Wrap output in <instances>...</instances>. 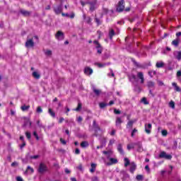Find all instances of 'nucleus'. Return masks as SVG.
Instances as JSON below:
<instances>
[{
	"label": "nucleus",
	"mask_w": 181,
	"mask_h": 181,
	"mask_svg": "<svg viewBox=\"0 0 181 181\" xmlns=\"http://www.w3.org/2000/svg\"><path fill=\"white\" fill-rule=\"evenodd\" d=\"M157 159H166L167 160H170L172 159V155L168 154L165 151H161Z\"/></svg>",
	"instance_id": "f257e3e1"
},
{
	"label": "nucleus",
	"mask_w": 181,
	"mask_h": 181,
	"mask_svg": "<svg viewBox=\"0 0 181 181\" xmlns=\"http://www.w3.org/2000/svg\"><path fill=\"white\" fill-rule=\"evenodd\" d=\"M93 127L95 131V136H98V132H103V129H101V127H100V125L97 124V121L95 120H93Z\"/></svg>",
	"instance_id": "f03ea898"
},
{
	"label": "nucleus",
	"mask_w": 181,
	"mask_h": 181,
	"mask_svg": "<svg viewBox=\"0 0 181 181\" xmlns=\"http://www.w3.org/2000/svg\"><path fill=\"white\" fill-rule=\"evenodd\" d=\"M86 4L90 5L89 11L90 12H94L97 9V0H93V1H88Z\"/></svg>",
	"instance_id": "7ed1b4c3"
},
{
	"label": "nucleus",
	"mask_w": 181,
	"mask_h": 181,
	"mask_svg": "<svg viewBox=\"0 0 181 181\" xmlns=\"http://www.w3.org/2000/svg\"><path fill=\"white\" fill-rule=\"evenodd\" d=\"M125 9V6L124 5V0H120L116 8L117 12H122Z\"/></svg>",
	"instance_id": "20e7f679"
},
{
	"label": "nucleus",
	"mask_w": 181,
	"mask_h": 181,
	"mask_svg": "<svg viewBox=\"0 0 181 181\" xmlns=\"http://www.w3.org/2000/svg\"><path fill=\"white\" fill-rule=\"evenodd\" d=\"M93 44L95 45V49H97L98 54H101L103 53V47L101 46V44L98 42V41L95 40L93 41Z\"/></svg>",
	"instance_id": "39448f33"
},
{
	"label": "nucleus",
	"mask_w": 181,
	"mask_h": 181,
	"mask_svg": "<svg viewBox=\"0 0 181 181\" xmlns=\"http://www.w3.org/2000/svg\"><path fill=\"white\" fill-rule=\"evenodd\" d=\"M45 172H47V165H45L43 163H40L38 168V173H45Z\"/></svg>",
	"instance_id": "423d86ee"
},
{
	"label": "nucleus",
	"mask_w": 181,
	"mask_h": 181,
	"mask_svg": "<svg viewBox=\"0 0 181 181\" xmlns=\"http://www.w3.org/2000/svg\"><path fill=\"white\" fill-rule=\"evenodd\" d=\"M25 46L28 49H29L30 47H35V42H33V39L31 38V39L27 40V41L25 42Z\"/></svg>",
	"instance_id": "0eeeda50"
},
{
	"label": "nucleus",
	"mask_w": 181,
	"mask_h": 181,
	"mask_svg": "<svg viewBox=\"0 0 181 181\" xmlns=\"http://www.w3.org/2000/svg\"><path fill=\"white\" fill-rule=\"evenodd\" d=\"M54 12H55L56 15H60L63 12V4H59L57 7H54Z\"/></svg>",
	"instance_id": "6e6552de"
},
{
	"label": "nucleus",
	"mask_w": 181,
	"mask_h": 181,
	"mask_svg": "<svg viewBox=\"0 0 181 181\" xmlns=\"http://www.w3.org/2000/svg\"><path fill=\"white\" fill-rule=\"evenodd\" d=\"M55 37L57 40H64V33L62 31H58L55 35Z\"/></svg>",
	"instance_id": "1a4fd4ad"
},
{
	"label": "nucleus",
	"mask_w": 181,
	"mask_h": 181,
	"mask_svg": "<svg viewBox=\"0 0 181 181\" xmlns=\"http://www.w3.org/2000/svg\"><path fill=\"white\" fill-rule=\"evenodd\" d=\"M83 73L86 76H91V74H93V69H91L90 66H86L84 68Z\"/></svg>",
	"instance_id": "9d476101"
},
{
	"label": "nucleus",
	"mask_w": 181,
	"mask_h": 181,
	"mask_svg": "<svg viewBox=\"0 0 181 181\" xmlns=\"http://www.w3.org/2000/svg\"><path fill=\"white\" fill-rule=\"evenodd\" d=\"M103 18V13L100 14V18H98L96 15L95 16V23L97 24L98 26H100V25H102Z\"/></svg>",
	"instance_id": "9b49d317"
},
{
	"label": "nucleus",
	"mask_w": 181,
	"mask_h": 181,
	"mask_svg": "<svg viewBox=\"0 0 181 181\" xmlns=\"http://www.w3.org/2000/svg\"><path fill=\"white\" fill-rule=\"evenodd\" d=\"M131 60L136 67H138L139 69H146L145 65L141 64L139 62H136L135 59L132 58Z\"/></svg>",
	"instance_id": "f8f14e48"
},
{
	"label": "nucleus",
	"mask_w": 181,
	"mask_h": 181,
	"mask_svg": "<svg viewBox=\"0 0 181 181\" xmlns=\"http://www.w3.org/2000/svg\"><path fill=\"white\" fill-rule=\"evenodd\" d=\"M92 90L96 97H100L101 95V90L97 89L95 86H92Z\"/></svg>",
	"instance_id": "ddd939ff"
},
{
	"label": "nucleus",
	"mask_w": 181,
	"mask_h": 181,
	"mask_svg": "<svg viewBox=\"0 0 181 181\" xmlns=\"http://www.w3.org/2000/svg\"><path fill=\"white\" fill-rule=\"evenodd\" d=\"M145 132L147 133V134H151V131H152V124L151 123H148V124H145Z\"/></svg>",
	"instance_id": "4468645a"
},
{
	"label": "nucleus",
	"mask_w": 181,
	"mask_h": 181,
	"mask_svg": "<svg viewBox=\"0 0 181 181\" xmlns=\"http://www.w3.org/2000/svg\"><path fill=\"white\" fill-rule=\"evenodd\" d=\"M134 145L137 146V152H143L144 151V148L142 147V142L138 141L136 143H134Z\"/></svg>",
	"instance_id": "2eb2a0df"
},
{
	"label": "nucleus",
	"mask_w": 181,
	"mask_h": 181,
	"mask_svg": "<svg viewBox=\"0 0 181 181\" xmlns=\"http://www.w3.org/2000/svg\"><path fill=\"white\" fill-rule=\"evenodd\" d=\"M129 78L131 82H132L133 84H135V83H138V79L136 78V75L132 74L130 76H129Z\"/></svg>",
	"instance_id": "dca6fc26"
},
{
	"label": "nucleus",
	"mask_w": 181,
	"mask_h": 181,
	"mask_svg": "<svg viewBox=\"0 0 181 181\" xmlns=\"http://www.w3.org/2000/svg\"><path fill=\"white\" fill-rule=\"evenodd\" d=\"M20 13H21V15H23V16H25V17H28V16H30V15H32L31 11H28L23 9L20 10Z\"/></svg>",
	"instance_id": "f3484780"
},
{
	"label": "nucleus",
	"mask_w": 181,
	"mask_h": 181,
	"mask_svg": "<svg viewBox=\"0 0 181 181\" xmlns=\"http://www.w3.org/2000/svg\"><path fill=\"white\" fill-rule=\"evenodd\" d=\"M137 77L139 78L141 84H144L145 83V78L144 77V73L143 72H138L137 73Z\"/></svg>",
	"instance_id": "a211bd4d"
},
{
	"label": "nucleus",
	"mask_w": 181,
	"mask_h": 181,
	"mask_svg": "<svg viewBox=\"0 0 181 181\" xmlns=\"http://www.w3.org/2000/svg\"><path fill=\"white\" fill-rule=\"evenodd\" d=\"M110 162L107 163L108 166H111V165H116L118 163V160L117 158H109Z\"/></svg>",
	"instance_id": "6ab92c4d"
},
{
	"label": "nucleus",
	"mask_w": 181,
	"mask_h": 181,
	"mask_svg": "<svg viewBox=\"0 0 181 181\" xmlns=\"http://www.w3.org/2000/svg\"><path fill=\"white\" fill-rule=\"evenodd\" d=\"M62 16L66 18H70L71 19H74V16H76V14L74 12L71 13V14L66 13H62Z\"/></svg>",
	"instance_id": "aec40b11"
},
{
	"label": "nucleus",
	"mask_w": 181,
	"mask_h": 181,
	"mask_svg": "<svg viewBox=\"0 0 181 181\" xmlns=\"http://www.w3.org/2000/svg\"><path fill=\"white\" fill-rule=\"evenodd\" d=\"M130 173H134V172H135V170H136V164L134 162H132L130 163Z\"/></svg>",
	"instance_id": "412c9836"
},
{
	"label": "nucleus",
	"mask_w": 181,
	"mask_h": 181,
	"mask_svg": "<svg viewBox=\"0 0 181 181\" xmlns=\"http://www.w3.org/2000/svg\"><path fill=\"white\" fill-rule=\"evenodd\" d=\"M43 52L47 57H52V54H53V52L50 49H43Z\"/></svg>",
	"instance_id": "4be33fe9"
},
{
	"label": "nucleus",
	"mask_w": 181,
	"mask_h": 181,
	"mask_svg": "<svg viewBox=\"0 0 181 181\" xmlns=\"http://www.w3.org/2000/svg\"><path fill=\"white\" fill-rule=\"evenodd\" d=\"M90 144L87 141H83L81 143V147H82L83 149H86V148H88Z\"/></svg>",
	"instance_id": "5701e85b"
},
{
	"label": "nucleus",
	"mask_w": 181,
	"mask_h": 181,
	"mask_svg": "<svg viewBox=\"0 0 181 181\" xmlns=\"http://www.w3.org/2000/svg\"><path fill=\"white\" fill-rule=\"evenodd\" d=\"M165 66V63H163V62L160 61V62H157L156 64V67H157V69H162V67Z\"/></svg>",
	"instance_id": "b1692460"
},
{
	"label": "nucleus",
	"mask_w": 181,
	"mask_h": 181,
	"mask_svg": "<svg viewBox=\"0 0 181 181\" xmlns=\"http://www.w3.org/2000/svg\"><path fill=\"white\" fill-rule=\"evenodd\" d=\"M172 86H173V87H174V90H175V91H177V92H178V93H180L181 89H180V87H179V86H177V83H176L175 82H173V83H172Z\"/></svg>",
	"instance_id": "393cba45"
},
{
	"label": "nucleus",
	"mask_w": 181,
	"mask_h": 181,
	"mask_svg": "<svg viewBox=\"0 0 181 181\" xmlns=\"http://www.w3.org/2000/svg\"><path fill=\"white\" fill-rule=\"evenodd\" d=\"M180 42V40L179 39V37H177L175 40H174L172 42V45H173V46H175V47H177V46H179Z\"/></svg>",
	"instance_id": "a878e982"
},
{
	"label": "nucleus",
	"mask_w": 181,
	"mask_h": 181,
	"mask_svg": "<svg viewBox=\"0 0 181 181\" xmlns=\"http://www.w3.org/2000/svg\"><path fill=\"white\" fill-rule=\"evenodd\" d=\"M100 145L105 146L107 145V139H105V137H101L100 139Z\"/></svg>",
	"instance_id": "bb28decb"
},
{
	"label": "nucleus",
	"mask_w": 181,
	"mask_h": 181,
	"mask_svg": "<svg viewBox=\"0 0 181 181\" xmlns=\"http://www.w3.org/2000/svg\"><path fill=\"white\" fill-rule=\"evenodd\" d=\"M90 173H94V172H95V168H97V164L92 163H90Z\"/></svg>",
	"instance_id": "cd10ccee"
},
{
	"label": "nucleus",
	"mask_w": 181,
	"mask_h": 181,
	"mask_svg": "<svg viewBox=\"0 0 181 181\" xmlns=\"http://www.w3.org/2000/svg\"><path fill=\"white\" fill-rule=\"evenodd\" d=\"M28 125H30V127H32V122H30V120H29V119H25L24 120L23 127L25 128V127H28Z\"/></svg>",
	"instance_id": "c85d7f7f"
},
{
	"label": "nucleus",
	"mask_w": 181,
	"mask_h": 181,
	"mask_svg": "<svg viewBox=\"0 0 181 181\" xmlns=\"http://www.w3.org/2000/svg\"><path fill=\"white\" fill-rule=\"evenodd\" d=\"M147 87L148 88H155V82H153L152 81H148L147 82Z\"/></svg>",
	"instance_id": "c756f323"
},
{
	"label": "nucleus",
	"mask_w": 181,
	"mask_h": 181,
	"mask_svg": "<svg viewBox=\"0 0 181 181\" xmlns=\"http://www.w3.org/2000/svg\"><path fill=\"white\" fill-rule=\"evenodd\" d=\"M122 122V119H121V117L116 118V122H115L116 127H119V128H121Z\"/></svg>",
	"instance_id": "7c9ffc66"
},
{
	"label": "nucleus",
	"mask_w": 181,
	"mask_h": 181,
	"mask_svg": "<svg viewBox=\"0 0 181 181\" xmlns=\"http://www.w3.org/2000/svg\"><path fill=\"white\" fill-rule=\"evenodd\" d=\"M114 36H115V31L112 29H110L109 31V37L110 40H112V37H114Z\"/></svg>",
	"instance_id": "2f4dec72"
},
{
	"label": "nucleus",
	"mask_w": 181,
	"mask_h": 181,
	"mask_svg": "<svg viewBox=\"0 0 181 181\" xmlns=\"http://www.w3.org/2000/svg\"><path fill=\"white\" fill-rule=\"evenodd\" d=\"M134 122H135V121H133V120H130L127 122V129H129V128H132V127H134Z\"/></svg>",
	"instance_id": "473e14b6"
},
{
	"label": "nucleus",
	"mask_w": 181,
	"mask_h": 181,
	"mask_svg": "<svg viewBox=\"0 0 181 181\" xmlns=\"http://www.w3.org/2000/svg\"><path fill=\"white\" fill-rule=\"evenodd\" d=\"M33 77L37 80H39V78H40V74L37 73V71H34L33 72Z\"/></svg>",
	"instance_id": "72a5a7b5"
},
{
	"label": "nucleus",
	"mask_w": 181,
	"mask_h": 181,
	"mask_svg": "<svg viewBox=\"0 0 181 181\" xmlns=\"http://www.w3.org/2000/svg\"><path fill=\"white\" fill-rule=\"evenodd\" d=\"M117 151L121 153V155H124V149H122V145L118 144L117 146Z\"/></svg>",
	"instance_id": "f704fd0d"
},
{
	"label": "nucleus",
	"mask_w": 181,
	"mask_h": 181,
	"mask_svg": "<svg viewBox=\"0 0 181 181\" xmlns=\"http://www.w3.org/2000/svg\"><path fill=\"white\" fill-rule=\"evenodd\" d=\"M48 113L49 114V115H51V117H52V118H56V113L53 112L51 108H49Z\"/></svg>",
	"instance_id": "c9c22d12"
},
{
	"label": "nucleus",
	"mask_w": 181,
	"mask_h": 181,
	"mask_svg": "<svg viewBox=\"0 0 181 181\" xmlns=\"http://www.w3.org/2000/svg\"><path fill=\"white\" fill-rule=\"evenodd\" d=\"M95 66H98V67H99L100 69H103V67H105V64L95 62Z\"/></svg>",
	"instance_id": "e433bc0d"
},
{
	"label": "nucleus",
	"mask_w": 181,
	"mask_h": 181,
	"mask_svg": "<svg viewBox=\"0 0 181 181\" xmlns=\"http://www.w3.org/2000/svg\"><path fill=\"white\" fill-rule=\"evenodd\" d=\"M135 143L134 144H128L127 145V149L128 151H131V149H134L135 148Z\"/></svg>",
	"instance_id": "4c0bfd02"
},
{
	"label": "nucleus",
	"mask_w": 181,
	"mask_h": 181,
	"mask_svg": "<svg viewBox=\"0 0 181 181\" xmlns=\"http://www.w3.org/2000/svg\"><path fill=\"white\" fill-rule=\"evenodd\" d=\"M29 108H30V106L29 105H23L21 106V110L22 111H28V110H29Z\"/></svg>",
	"instance_id": "58836bf2"
},
{
	"label": "nucleus",
	"mask_w": 181,
	"mask_h": 181,
	"mask_svg": "<svg viewBox=\"0 0 181 181\" xmlns=\"http://www.w3.org/2000/svg\"><path fill=\"white\" fill-rule=\"evenodd\" d=\"M107 105H108V104L105 103H99V107L101 109L105 108V107H107Z\"/></svg>",
	"instance_id": "ea45409f"
},
{
	"label": "nucleus",
	"mask_w": 181,
	"mask_h": 181,
	"mask_svg": "<svg viewBox=\"0 0 181 181\" xmlns=\"http://www.w3.org/2000/svg\"><path fill=\"white\" fill-rule=\"evenodd\" d=\"M124 166L127 168L131 163L129 162V159L128 158H124Z\"/></svg>",
	"instance_id": "a19ab883"
},
{
	"label": "nucleus",
	"mask_w": 181,
	"mask_h": 181,
	"mask_svg": "<svg viewBox=\"0 0 181 181\" xmlns=\"http://www.w3.org/2000/svg\"><path fill=\"white\" fill-rule=\"evenodd\" d=\"M155 74H156V71H148V76L152 78V77H153V76H155Z\"/></svg>",
	"instance_id": "79ce46f5"
},
{
	"label": "nucleus",
	"mask_w": 181,
	"mask_h": 181,
	"mask_svg": "<svg viewBox=\"0 0 181 181\" xmlns=\"http://www.w3.org/2000/svg\"><path fill=\"white\" fill-rule=\"evenodd\" d=\"M36 112H37V114H42V112H43V110L42 109V107L38 106V107H37Z\"/></svg>",
	"instance_id": "37998d69"
},
{
	"label": "nucleus",
	"mask_w": 181,
	"mask_h": 181,
	"mask_svg": "<svg viewBox=\"0 0 181 181\" xmlns=\"http://www.w3.org/2000/svg\"><path fill=\"white\" fill-rule=\"evenodd\" d=\"M81 103H78L77 107L76 109H74V111H80V110H81Z\"/></svg>",
	"instance_id": "c03bdc74"
},
{
	"label": "nucleus",
	"mask_w": 181,
	"mask_h": 181,
	"mask_svg": "<svg viewBox=\"0 0 181 181\" xmlns=\"http://www.w3.org/2000/svg\"><path fill=\"white\" fill-rule=\"evenodd\" d=\"M33 136H35V138L37 141H39V139H40V137H39L37 132H33Z\"/></svg>",
	"instance_id": "a18cd8bd"
},
{
	"label": "nucleus",
	"mask_w": 181,
	"mask_h": 181,
	"mask_svg": "<svg viewBox=\"0 0 181 181\" xmlns=\"http://www.w3.org/2000/svg\"><path fill=\"white\" fill-rule=\"evenodd\" d=\"M25 136L27 139L30 140V138H32V134H30V132H25Z\"/></svg>",
	"instance_id": "49530a36"
},
{
	"label": "nucleus",
	"mask_w": 181,
	"mask_h": 181,
	"mask_svg": "<svg viewBox=\"0 0 181 181\" xmlns=\"http://www.w3.org/2000/svg\"><path fill=\"white\" fill-rule=\"evenodd\" d=\"M177 141H173V149H177Z\"/></svg>",
	"instance_id": "de8ad7c7"
},
{
	"label": "nucleus",
	"mask_w": 181,
	"mask_h": 181,
	"mask_svg": "<svg viewBox=\"0 0 181 181\" xmlns=\"http://www.w3.org/2000/svg\"><path fill=\"white\" fill-rule=\"evenodd\" d=\"M176 59H178L179 61L181 60V51H178L177 52Z\"/></svg>",
	"instance_id": "09e8293b"
},
{
	"label": "nucleus",
	"mask_w": 181,
	"mask_h": 181,
	"mask_svg": "<svg viewBox=\"0 0 181 181\" xmlns=\"http://www.w3.org/2000/svg\"><path fill=\"white\" fill-rule=\"evenodd\" d=\"M141 103H144L145 105H148V104H149V102H148V100H146V98H143L141 99Z\"/></svg>",
	"instance_id": "8fccbe9b"
},
{
	"label": "nucleus",
	"mask_w": 181,
	"mask_h": 181,
	"mask_svg": "<svg viewBox=\"0 0 181 181\" xmlns=\"http://www.w3.org/2000/svg\"><path fill=\"white\" fill-rule=\"evenodd\" d=\"M37 125L39 127V128H45V126L40 123V120H37Z\"/></svg>",
	"instance_id": "3c124183"
},
{
	"label": "nucleus",
	"mask_w": 181,
	"mask_h": 181,
	"mask_svg": "<svg viewBox=\"0 0 181 181\" xmlns=\"http://www.w3.org/2000/svg\"><path fill=\"white\" fill-rule=\"evenodd\" d=\"M86 23H88V24H90V23H91V21H93V19H91L90 18V17H87L86 18Z\"/></svg>",
	"instance_id": "603ef678"
},
{
	"label": "nucleus",
	"mask_w": 181,
	"mask_h": 181,
	"mask_svg": "<svg viewBox=\"0 0 181 181\" xmlns=\"http://www.w3.org/2000/svg\"><path fill=\"white\" fill-rule=\"evenodd\" d=\"M169 105H170V107H171V108H175V102H173V101H170V103H169Z\"/></svg>",
	"instance_id": "864d4df0"
},
{
	"label": "nucleus",
	"mask_w": 181,
	"mask_h": 181,
	"mask_svg": "<svg viewBox=\"0 0 181 181\" xmlns=\"http://www.w3.org/2000/svg\"><path fill=\"white\" fill-rule=\"evenodd\" d=\"M161 134H162L163 136H166V135H168V131L165 130V129L162 130Z\"/></svg>",
	"instance_id": "5fc2aeb1"
},
{
	"label": "nucleus",
	"mask_w": 181,
	"mask_h": 181,
	"mask_svg": "<svg viewBox=\"0 0 181 181\" xmlns=\"http://www.w3.org/2000/svg\"><path fill=\"white\" fill-rule=\"evenodd\" d=\"M136 180H142V179H144V176L141 175H138L136 177Z\"/></svg>",
	"instance_id": "6e6d98bb"
},
{
	"label": "nucleus",
	"mask_w": 181,
	"mask_h": 181,
	"mask_svg": "<svg viewBox=\"0 0 181 181\" xmlns=\"http://www.w3.org/2000/svg\"><path fill=\"white\" fill-rule=\"evenodd\" d=\"M18 162H16V161H14V162H13L12 163H11V167L12 168H15V166H18Z\"/></svg>",
	"instance_id": "4d7b16f0"
},
{
	"label": "nucleus",
	"mask_w": 181,
	"mask_h": 181,
	"mask_svg": "<svg viewBox=\"0 0 181 181\" xmlns=\"http://www.w3.org/2000/svg\"><path fill=\"white\" fill-rule=\"evenodd\" d=\"M114 113L116 114L117 115H119V114H121V111L119 110L115 109Z\"/></svg>",
	"instance_id": "13d9d810"
},
{
	"label": "nucleus",
	"mask_w": 181,
	"mask_h": 181,
	"mask_svg": "<svg viewBox=\"0 0 181 181\" xmlns=\"http://www.w3.org/2000/svg\"><path fill=\"white\" fill-rule=\"evenodd\" d=\"M103 15H106V13H108V8H103Z\"/></svg>",
	"instance_id": "bf43d9fd"
},
{
	"label": "nucleus",
	"mask_w": 181,
	"mask_h": 181,
	"mask_svg": "<svg viewBox=\"0 0 181 181\" xmlns=\"http://www.w3.org/2000/svg\"><path fill=\"white\" fill-rule=\"evenodd\" d=\"M27 170H30L31 173H33L35 172L33 168H32V167H30L29 165L27 167Z\"/></svg>",
	"instance_id": "052dcab7"
},
{
	"label": "nucleus",
	"mask_w": 181,
	"mask_h": 181,
	"mask_svg": "<svg viewBox=\"0 0 181 181\" xmlns=\"http://www.w3.org/2000/svg\"><path fill=\"white\" fill-rule=\"evenodd\" d=\"M158 84L160 87H162V86H165V83H163V81H158Z\"/></svg>",
	"instance_id": "680f3d73"
},
{
	"label": "nucleus",
	"mask_w": 181,
	"mask_h": 181,
	"mask_svg": "<svg viewBox=\"0 0 181 181\" xmlns=\"http://www.w3.org/2000/svg\"><path fill=\"white\" fill-rule=\"evenodd\" d=\"M91 181H99L98 177L94 176L91 178Z\"/></svg>",
	"instance_id": "e2e57ef3"
},
{
	"label": "nucleus",
	"mask_w": 181,
	"mask_h": 181,
	"mask_svg": "<svg viewBox=\"0 0 181 181\" xmlns=\"http://www.w3.org/2000/svg\"><path fill=\"white\" fill-rule=\"evenodd\" d=\"M60 142L61 144H62V145H66V144H67V141H66L63 139H60Z\"/></svg>",
	"instance_id": "0e129e2a"
},
{
	"label": "nucleus",
	"mask_w": 181,
	"mask_h": 181,
	"mask_svg": "<svg viewBox=\"0 0 181 181\" xmlns=\"http://www.w3.org/2000/svg\"><path fill=\"white\" fill-rule=\"evenodd\" d=\"M135 132H138V130H136V129H134L132 132V136H134V134Z\"/></svg>",
	"instance_id": "69168bd1"
},
{
	"label": "nucleus",
	"mask_w": 181,
	"mask_h": 181,
	"mask_svg": "<svg viewBox=\"0 0 181 181\" xmlns=\"http://www.w3.org/2000/svg\"><path fill=\"white\" fill-rule=\"evenodd\" d=\"M30 158V159H37V158H39V156H37V155L31 156Z\"/></svg>",
	"instance_id": "338daca9"
},
{
	"label": "nucleus",
	"mask_w": 181,
	"mask_h": 181,
	"mask_svg": "<svg viewBox=\"0 0 181 181\" xmlns=\"http://www.w3.org/2000/svg\"><path fill=\"white\" fill-rule=\"evenodd\" d=\"M81 121H83V117H81V116H79L77 118V122H81Z\"/></svg>",
	"instance_id": "774afa93"
}]
</instances>
